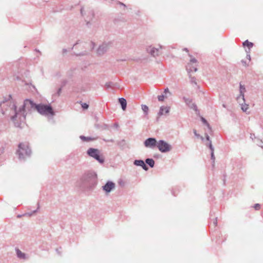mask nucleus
<instances>
[{
	"label": "nucleus",
	"mask_w": 263,
	"mask_h": 263,
	"mask_svg": "<svg viewBox=\"0 0 263 263\" xmlns=\"http://www.w3.org/2000/svg\"><path fill=\"white\" fill-rule=\"evenodd\" d=\"M205 139H206V140L208 141H211V140H210V136L208 135V134L205 133Z\"/></svg>",
	"instance_id": "obj_37"
},
{
	"label": "nucleus",
	"mask_w": 263,
	"mask_h": 263,
	"mask_svg": "<svg viewBox=\"0 0 263 263\" xmlns=\"http://www.w3.org/2000/svg\"><path fill=\"white\" fill-rule=\"evenodd\" d=\"M112 126H113L114 127H115L116 129H117V130L118 129V128H119V124H118L117 122L115 123L112 125Z\"/></svg>",
	"instance_id": "obj_35"
},
{
	"label": "nucleus",
	"mask_w": 263,
	"mask_h": 263,
	"mask_svg": "<svg viewBox=\"0 0 263 263\" xmlns=\"http://www.w3.org/2000/svg\"><path fill=\"white\" fill-rule=\"evenodd\" d=\"M133 164L138 166H141L144 171H147L148 170V167L145 164L144 161L141 159L135 160Z\"/></svg>",
	"instance_id": "obj_10"
},
{
	"label": "nucleus",
	"mask_w": 263,
	"mask_h": 263,
	"mask_svg": "<svg viewBox=\"0 0 263 263\" xmlns=\"http://www.w3.org/2000/svg\"><path fill=\"white\" fill-rule=\"evenodd\" d=\"M250 138L253 140L254 139L255 140V139H256V137H255L254 134H251Z\"/></svg>",
	"instance_id": "obj_38"
},
{
	"label": "nucleus",
	"mask_w": 263,
	"mask_h": 263,
	"mask_svg": "<svg viewBox=\"0 0 263 263\" xmlns=\"http://www.w3.org/2000/svg\"><path fill=\"white\" fill-rule=\"evenodd\" d=\"M159 48H161V49L163 48V46L161 45H159Z\"/></svg>",
	"instance_id": "obj_55"
},
{
	"label": "nucleus",
	"mask_w": 263,
	"mask_h": 263,
	"mask_svg": "<svg viewBox=\"0 0 263 263\" xmlns=\"http://www.w3.org/2000/svg\"><path fill=\"white\" fill-rule=\"evenodd\" d=\"M241 62L242 63V64L245 66H247L248 65V64H247L246 63V61H244V60H242L241 61Z\"/></svg>",
	"instance_id": "obj_42"
},
{
	"label": "nucleus",
	"mask_w": 263,
	"mask_h": 263,
	"mask_svg": "<svg viewBox=\"0 0 263 263\" xmlns=\"http://www.w3.org/2000/svg\"><path fill=\"white\" fill-rule=\"evenodd\" d=\"M39 209V204H38V206H37V210L33 211L32 212V213H36V212H37V210Z\"/></svg>",
	"instance_id": "obj_51"
},
{
	"label": "nucleus",
	"mask_w": 263,
	"mask_h": 263,
	"mask_svg": "<svg viewBox=\"0 0 263 263\" xmlns=\"http://www.w3.org/2000/svg\"><path fill=\"white\" fill-rule=\"evenodd\" d=\"M15 251L16 253L17 257L20 259H26V254L23 253L21 250L18 249H16Z\"/></svg>",
	"instance_id": "obj_15"
},
{
	"label": "nucleus",
	"mask_w": 263,
	"mask_h": 263,
	"mask_svg": "<svg viewBox=\"0 0 263 263\" xmlns=\"http://www.w3.org/2000/svg\"><path fill=\"white\" fill-rule=\"evenodd\" d=\"M92 45H93V47H92V48H93V47H94V46H95V44H94L93 43H92Z\"/></svg>",
	"instance_id": "obj_60"
},
{
	"label": "nucleus",
	"mask_w": 263,
	"mask_h": 263,
	"mask_svg": "<svg viewBox=\"0 0 263 263\" xmlns=\"http://www.w3.org/2000/svg\"><path fill=\"white\" fill-rule=\"evenodd\" d=\"M253 207L255 210H259L260 208V204L259 203H255Z\"/></svg>",
	"instance_id": "obj_30"
},
{
	"label": "nucleus",
	"mask_w": 263,
	"mask_h": 263,
	"mask_svg": "<svg viewBox=\"0 0 263 263\" xmlns=\"http://www.w3.org/2000/svg\"><path fill=\"white\" fill-rule=\"evenodd\" d=\"M183 100H184V102L188 106H189L192 103L193 100L191 99L187 98L185 97H183Z\"/></svg>",
	"instance_id": "obj_22"
},
{
	"label": "nucleus",
	"mask_w": 263,
	"mask_h": 263,
	"mask_svg": "<svg viewBox=\"0 0 263 263\" xmlns=\"http://www.w3.org/2000/svg\"><path fill=\"white\" fill-rule=\"evenodd\" d=\"M83 11H84V9H83V8H82L81 9V15H84V14H83Z\"/></svg>",
	"instance_id": "obj_49"
},
{
	"label": "nucleus",
	"mask_w": 263,
	"mask_h": 263,
	"mask_svg": "<svg viewBox=\"0 0 263 263\" xmlns=\"http://www.w3.org/2000/svg\"><path fill=\"white\" fill-rule=\"evenodd\" d=\"M254 44L252 42H249L248 40L245 41L242 43V46L244 47H248V48L250 50L251 48L253 47Z\"/></svg>",
	"instance_id": "obj_17"
},
{
	"label": "nucleus",
	"mask_w": 263,
	"mask_h": 263,
	"mask_svg": "<svg viewBox=\"0 0 263 263\" xmlns=\"http://www.w3.org/2000/svg\"><path fill=\"white\" fill-rule=\"evenodd\" d=\"M222 107H224V108H226V107H227V106H226V104H222Z\"/></svg>",
	"instance_id": "obj_56"
},
{
	"label": "nucleus",
	"mask_w": 263,
	"mask_h": 263,
	"mask_svg": "<svg viewBox=\"0 0 263 263\" xmlns=\"http://www.w3.org/2000/svg\"><path fill=\"white\" fill-rule=\"evenodd\" d=\"M78 44V43H76L75 44H74L73 46L71 48V49H72L74 47V46H75Z\"/></svg>",
	"instance_id": "obj_57"
},
{
	"label": "nucleus",
	"mask_w": 263,
	"mask_h": 263,
	"mask_svg": "<svg viewBox=\"0 0 263 263\" xmlns=\"http://www.w3.org/2000/svg\"><path fill=\"white\" fill-rule=\"evenodd\" d=\"M189 55L190 57H191V58L190 59V62L193 63H196L197 62V60L195 58H192V55L190 54H189Z\"/></svg>",
	"instance_id": "obj_29"
},
{
	"label": "nucleus",
	"mask_w": 263,
	"mask_h": 263,
	"mask_svg": "<svg viewBox=\"0 0 263 263\" xmlns=\"http://www.w3.org/2000/svg\"><path fill=\"white\" fill-rule=\"evenodd\" d=\"M164 93L165 94H166L167 93H170V91H169V89H168V88L167 87V88H166L164 89Z\"/></svg>",
	"instance_id": "obj_41"
},
{
	"label": "nucleus",
	"mask_w": 263,
	"mask_h": 263,
	"mask_svg": "<svg viewBox=\"0 0 263 263\" xmlns=\"http://www.w3.org/2000/svg\"><path fill=\"white\" fill-rule=\"evenodd\" d=\"M61 88H59L58 91V95H60V93L61 92Z\"/></svg>",
	"instance_id": "obj_50"
},
{
	"label": "nucleus",
	"mask_w": 263,
	"mask_h": 263,
	"mask_svg": "<svg viewBox=\"0 0 263 263\" xmlns=\"http://www.w3.org/2000/svg\"><path fill=\"white\" fill-rule=\"evenodd\" d=\"M118 102L120 103L122 110H125L127 107V101L124 98H120L118 99Z\"/></svg>",
	"instance_id": "obj_14"
},
{
	"label": "nucleus",
	"mask_w": 263,
	"mask_h": 263,
	"mask_svg": "<svg viewBox=\"0 0 263 263\" xmlns=\"http://www.w3.org/2000/svg\"><path fill=\"white\" fill-rule=\"evenodd\" d=\"M141 109L143 110L144 115L146 116L148 115L149 109L148 107L146 105L142 104Z\"/></svg>",
	"instance_id": "obj_19"
},
{
	"label": "nucleus",
	"mask_w": 263,
	"mask_h": 263,
	"mask_svg": "<svg viewBox=\"0 0 263 263\" xmlns=\"http://www.w3.org/2000/svg\"><path fill=\"white\" fill-rule=\"evenodd\" d=\"M200 119H201V122L203 123V124L204 125H205V126H207V127L210 129L211 130V126H210V125L209 124V123H208V122L207 121V120L203 117H201L200 118Z\"/></svg>",
	"instance_id": "obj_20"
},
{
	"label": "nucleus",
	"mask_w": 263,
	"mask_h": 263,
	"mask_svg": "<svg viewBox=\"0 0 263 263\" xmlns=\"http://www.w3.org/2000/svg\"><path fill=\"white\" fill-rule=\"evenodd\" d=\"M193 70H192V69H190V70H191V71L193 70L194 71L196 72V71H197V70H198V69H197V67H193Z\"/></svg>",
	"instance_id": "obj_44"
},
{
	"label": "nucleus",
	"mask_w": 263,
	"mask_h": 263,
	"mask_svg": "<svg viewBox=\"0 0 263 263\" xmlns=\"http://www.w3.org/2000/svg\"><path fill=\"white\" fill-rule=\"evenodd\" d=\"M157 147L161 153H167L171 151V145L163 140H160L158 141Z\"/></svg>",
	"instance_id": "obj_6"
},
{
	"label": "nucleus",
	"mask_w": 263,
	"mask_h": 263,
	"mask_svg": "<svg viewBox=\"0 0 263 263\" xmlns=\"http://www.w3.org/2000/svg\"><path fill=\"white\" fill-rule=\"evenodd\" d=\"M102 188L106 194H108L115 188V183L111 181H107Z\"/></svg>",
	"instance_id": "obj_8"
},
{
	"label": "nucleus",
	"mask_w": 263,
	"mask_h": 263,
	"mask_svg": "<svg viewBox=\"0 0 263 263\" xmlns=\"http://www.w3.org/2000/svg\"><path fill=\"white\" fill-rule=\"evenodd\" d=\"M210 149L211 150V153H214V148L213 145H210V147H209Z\"/></svg>",
	"instance_id": "obj_40"
},
{
	"label": "nucleus",
	"mask_w": 263,
	"mask_h": 263,
	"mask_svg": "<svg viewBox=\"0 0 263 263\" xmlns=\"http://www.w3.org/2000/svg\"><path fill=\"white\" fill-rule=\"evenodd\" d=\"M147 164L151 168H153L155 165V161L152 158H147L144 162Z\"/></svg>",
	"instance_id": "obj_16"
},
{
	"label": "nucleus",
	"mask_w": 263,
	"mask_h": 263,
	"mask_svg": "<svg viewBox=\"0 0 263 263\" xmlns=\"http://www.w3.org/2000/svg\"><path fill=\"white\" fill-rule=\"evenodd\" d=\"M172 194L174 195V196H175V195L174 194V192H172Z\"/></svg>",
	"instance_id": "obj_62"
},
{
	"label": "nucleus",
	"mask_w": 263,
	"mask_h": 263,
	"mask_svg": "<svg viewBox=\"0 0 263 263\" xmlns=\"http://www.w3.org/2000/svg\"><path fill=\"white\" fill-rule=\"evenodd\" d=\"M166 97L164 95V94H162L161 95H159L158 96V100L160 102H162V101H163L164 99L166 98Z\"/></svg>",
	"instance_id": "obj_27"
},
{
	"label": "nucleus",
	"mask_w": 263,
	"mask_h": 263,
	"mask_svg": "<svg viewBox=\"0 0 263 263\" xmlns=\"http://www.w3.org/2000/svg\"><path fill=\"white\" fill-rule=\"evenodd\" d=\"M217 242L218 243H220V241L219 240H217Z\"/></svg>",
	"instance_id": "obj_58"
},
{
	"label": "nucleus",
	"mask_w": 263,
	"mask_h": 263,
	"mask_svg": "<svg viewBox=\"0 0 263 263\" xmlns=\"http://www.w3.org/2000/svg\"><path fill=\"white\" fill-rule=\"evenodd\" d=\"M193 133L197 138H200L202 141L204 140V138L202 136H201L199 134L197 133V130L195 129H193Z\"/></svg>",
	"instance_id": "obj_26"
},
{
	"label": "nucleus",
	"mask_w": 263,
	"mask_h": 263,
	"mask_svg": "<svg viewBox=\"0 0 263 263\" xmlns=\"http://www.w3.org/2000/svg\"><path fill=\"white\" fill-rule=\"evenodd\" d=\"M146 50L147 52L154 57H156L159 55V50L158 48L151 47V46H150L146 49Z\"/></svg>",
	"instance_id": "obj_12"
},
{
	"label": "nucleus",
	"mask_w": 263,
	"mask_h": 263,
	"mask_svg": "<svg viewBox=\"0 0 263 263\" xmlns=\"http://www.w3.org/2000/svg\"><path fill=\"white\" fill-rule=\"evenodd\" d=\"M119 184L120 185H122L124 184V183L123 182L122 180H120V181H119L118 182Z\"/></svg>",
	"instance_id": "obj_46"
},
{
	"label": "nucleus",
	"mask_w": 263,
	"mask_h": 263,
	"mask_svg": "<svg viewBox=\"0 0 263 263\" xmlns=\"http://www.w3.org/2000/svg\"><path fill=\"white\" fill-rule=\"evenodd\" d=\"M246 51L247 52V54H250V50H249V49H248V50H246Z\"/></svg>",
	"instance_id": "obj_54"
},
{
	"label": "nucleus",
	"mask_w": 263,
	"mask_h": 263,
	"mask_svg": "<svg viewBox=\"0 0 263 263\" xmlns=\"http://www.w3.org/2000/svg\"><path fill=\"white\" fill-rule=\"evenodd\" d=\"M117 4H118L120 6H123L124 8L126 7V6L125 5V4H124V3H123L121 2L117 1Z\"/></svg>",
	"instance_id": "obj_34"
},
{
	"label": "nucleus",
	"mask_w": 263,
	"mask_h": 263,
	"mask_svg": "<svg viewBox=\"0 0 263 263\" xmlns=\"http://www.w3.org/2000/svg\"><path fill=\"white\" fill-rule=\"evenodd\" d=\"M213 214H214L213 211H211L210 213V218H211L212 216H213Z\"/></svg>",
	"instance_id": "obj_52"
},
{
	"label": "nucleus",
	"mask_w": 263,
	"mask_h": 263,
	"mask_svg": "<svg viewBox=\"0 0 263 263\" xmlns=\"http://www.w3.org/2000/svg\"><path fill=\"white\" fill-rule=\"evenodd\" d=\"M247 59H248L249 61L251 60V55L250 54H247Z\"/></svg>",
	"instance_id": "obj_43"
},
{
	"label": "nucleus",
	"mask_w": 263,
	"mask_h": 263,
	"mask_svg": "<svg viewBox=\"0 0 263 263\" xmlns=\"http://www.w3.org/2000/svg\"><path fill=\"white\" fill-rule=\"evenodd\" d=\"M183 50L184 51H186V52H189V50H188V49H187V48H183Z\"/></svg>",
	"instance_id": "obj_53"
},
{
	"label": "nucleus",
	"mask_w": 263,
	"mask_h": 263,
	"mask_svg": "<svg viewBox=\"0 0 263 263\" xmlns=\"http://www.w3.org/2000/svg\"><path fill=\"white\" fill-rule=\"evenodd\" d=\"M205 145L209 148L210 147V145H213L211 141H209V142L206 143Z\"/></svg>",
	"instance_id": "obj_39"
},
{
	"label": "nucleus",
	"mask_w": 263,
	"mask_h": 263,
	"mask_svg": "<svg viewBox=\"0 0 263 263\" xmlns=\"http://www.w3.org/2000/svg\"><path fill=\"white\" fill-rule=\"evenodd\" d=\"M104 162V158L102 155L100 154V163L102 164Z\"/></svg>",
	"instance_id": "obj_32"
},
{
	"label": "nucleus",
	"mask_w": 263,
	"mask_h": 263,
	"mask_svg": "<svg viewBox=\"0 0 263 263\" xmlns=\"http://www.w3.org/2000/svg\"><path fill=\"white\" fill-rule=\"evenodd\" d=\"M254 142H255L259 146L263 148V145H261L263 143L262 140H260L259 138H256L254 141Z\"/></svg>",
	"instance_id": "obj_24"
},
{
	"label": "nucleus",
	"mask_w": 263,
	"mask_h": 263,
	"mask_svg": "<svg viewBox=\"0 0 263 263\" xmlns=\"http://www.w3.org/2000/svg\"><path fill=\"white\" fill-rule=\"evenodd\" d=\"M62 52H63V54H65V53H66L67 52V50L66 49H63V50H62Z\"/></svg>",
	"instance_id": "obj_48"
},
{
	"label": "nucleus",
	"mask_w": 263,
	"mask_h": 263,
	"mask_svg": "<svg viewBox=\"0 0 263 263\" xmlns=\"http://www.w3.org/2000/svg\"><path fill=\"white\" fill-rule=\"evenodd\" d=\"M143 144L145 147L153 149L157 147L158 141L155 138L149 137L144 140Z\"/></svg>",
	"instance_id": "obj_7"
},
{
	"label": "nucleus",
	"mask_w": 263,
	"mask_h": 263,
	"mask_svg": "<svg viewBox=\"0 0 263 263\" xmlns=\"http://www.w3.org/2000/svg\"><path fill=\"white\" fill-rule=\"evenodd\" d=\"M217 217L213 218V226L214 228L216 227L217 224Z\"/></svg>",
	"instance_id": "obj_33"
},
{
	"label": "nucleus",
	"mask_w": 263,
	"mask_h": 263,
	"mask_svg": "<svg viewBox=\"0 0 263 263\" xmlns=\"http://www.w3.org/2000/svg\"><path fill=\"white\" fill-rule=\"evenodd\" d=\"M104 141L105 142H108V141H110V142H114V140L113 139H110V140H106L105 139H103Z\"/></svg>",
	"instance_id": "obj_45"
},
{
	"label": "nucleus",
	"mask_w": 263,
	"mask_h": 263,
	"mask_svg": "<svg viewBox=\"0 0 263 263\" xmlns=\"http://www.w3.org/2000/svg\"><path fill=\"white\" fill-rule=\"evenodd\" d=\"M191 109H193L196 112V114H199V110H198L197 106L195 103H192L189 106Z\"/></svg>",
	"instance_id": "obj_21"
},
{
	"label": "nucleus",
	"mask_w": 263,
	"mask_h": 263,
	"mask_svg": "<svg viewBox=\"0 0 263 263\" xmlns=\"http://www.w3.org/2000/svg\"><path fill=\"white\" fill-rule=\"evenodd\" d=\"M117 144L121 147L124 148L125 146L126 143L124 140H122L121 141L117 142Z\"/></svg>",
	"instance_id": "obj_23"
},
{
	"label": "nucleus",
	"mask_w": 263,
	"mask_h": 263,
	"mask_svg": "<svg viewBox=\"0 0 263 263\" xmlns=\"http://www.w3.org/2000/svg\"><path fill=\"white\" fill-rule=\"evenodd\" d=\"M239 95L236 98V100L239 104L241 106L242 110L246 112L248 109V104L246 103V100L245 99V92L246 91V89L244 85H242L241 83H239Z\"/></svg>",
	"instance_id": "obj_3"
},
{
	"label": "nucleus",
	"mask_w": 263,
	"mask_h": 263,
	"mask_svg": "<svg viewBox=\"0 0 263 263\" xmlns=\"http://www.w3.org/2000/svg\"><path fill=\"white\" fill-rule=\"evenodd\" d=\"M37 105L32 100L26 99L22 107L17 110L16 105L13 104V108L15 114L11 116V119L15 126L21 127L22 123L25 121L27 114L32 110H36Z\"/></svg>",
	"instance_id": "obj_1"
},
{
	"label": "nucleus",
	"mask_w": 263,
	"mask_h": 263,
	"mask_svg": "<svg viewBox=\"0 0 263 263\" xmlns=\"http://www.w3.org/2000/svg\"><path fill=\"white\" fill-rule=\"evenodd\" d=\"M79 186L85 191H92L98 184V174L96 171H86L80 178L78 182Z\"/></svg>",
	"instance_id": "obj_2"
},
{
	"label": "nucleus",
	"mask_w": 263,
	"mask_h": 263,
	"mask_svg": "<svg viewBox=\"0 0 263 263\" xmlns=\"http://www.w3.org/2000/svg\"><path fill=\"white\" fill-rule=\"evenodd\" d=\"M226 174H224L223 175V183L225 184V181H226Z\"/></svg>",
	"instance_id": "obj_47"
},
{
	"label": "nucleus",
	"mask_w": 263,
	"mask_h": 263,
	"mask_svg": "<svg viewBox=\"0 0 263 263\" xmlns=\"http://www.w3.org/2000/svg\"><path fill=\"white\" fill-rule=\"evenodd\" d=\"M80 138L83 141H86V142L92 141V140H93L95 139V138H92L91 137H85L84 136H80Z\"/></svg>",
	"instance_id": "obj_18"
},
{
	"label": "nucleus",
	"mask_w": 263,
	"mask_h": 263,
	"mask_svg": "<svg viewBox=\"0 0 263 263\" xmlns=\"http://www.w3.org/2000/svg\"><path fill=\"white\" fill-rule=\"evenodd\" d=\"M32 213H28V214L29 216H31V215H32Z\"/></svg>",
	"instance_id": "obj_59"
},
{
	"label": "nucleus",
	"mask_w": 263,
	"mask_h": 263,
	"mask_svg": "<svg viewBox=\"0 0 263 263\" xmlns=\"http://www.w3.org/2000/svg\"><path fill=\"white\" fill-rule=\"evenodd\" d=\"M111 44L112 43L111 42H104L101 45H100V55L106 52Z\"/></svg>",
	"instance_id": "obj_11"
},
{
	"label": "nucleus",
	"mask_w": 263,
	"mask_h": 263,
	"mask_svg": "<svg viewBox=\"0 0 263 263\" xmlns=\"http://www.w3.org/2000/svg\"><path fill=\"white\" fill-rule=\"evenodd\" d=\"M36 110L45 116H53L54 115L53 109L50 105L39 104L37 105Z\"/></svg>",
	"instance_id": "obj_5"
},
{
	"label": "nucleus",
	"mask_w": 263,
	"mask_h": 263,
	"mask_svg": "<svg viewBox=\"0 0 263 263\" xmlns=\"http://www.w3.org/2000/svg\"><path fill=\"white\" fill-rule=\"evenodd\" d=\"M170 110V107L162 106L160 107L159 111L158 113L159 116H161L164 115V111L165 114H168Z\"/></svg>",
	"instance_id": "obj_13"
},
{
	"label": "nucleus",
	"mask_w": 263,
	"mask_h": 263,
	"mask_svg": "<svg viewBox=\"0 0 263 263\" xmlns=\"http://www.w3.org/2000/svg\"><path fill=\"white\" fill-rule=\"evenodd\" d=\"M81 106L84 109H87L88 108V105L85 103H81Z\"/></svg>",
	"instance_id": "obj_31"
},
{
	"label": "nucleus",
	"mask_w": 263,
	"mask_h": 263,
	"mask_svg": "<svg viewBox=\"0 0 263 263\" xmlns=\"http://www.w3.org/2000/svg\"><path fill=\"white\" fill-rule=\"evenodd\" d=\"M87 154L97 161H99V150L93 148H89L87 151Z\"/></svg>",
	"instance_id": "obj_9"
},
{
	"label": "nucleus",
	"mask_w": 263,
	"mask_h": 263,
	"mask_svg": "<svg viewBox=\"0 0 263 263\" xmlns=\"http://www.w3.org/2000/svg\"><path fill=\"white\" fill-rule=\"evenodd\" d=\"M191 83L197 85V82L196 81V78H195L193 77V78H192V79H191Z\"/></svg>",
	"instance_id": "obj_36"
},
{
	"label": "nucleus",
	"mask_w": 263,
	"mask_h": 263,
	"mask_svg": "<svg viewBox=\"0 0 263 263\" xmlns=\"http://www.w3.org/2000/svg\"><path fill=\"white\" fill-rule=\"evenodd\" d=\"M114 83L113 82H107L105 85V87H106V88L107 89H108V88H112L114 86Z\"/></svg>",
	"instance_id": "obj_25"
},
{
	"label": "nucleus",
	"mask_w": 263,
	"mask_h": 263,
	"mask_svg": "<svg viewBox=\"0 0 263 263\" xmlns=\"http://www.w3.org/2000/svg\"><path fill=\"white\" fill-rule=\"evenodd\" d=\"M104 126H105V128H106L107 127V125H104Z\"/></svg>",
	"instance_id": "obj_61"
},
{
	"label": "nucleus",
	"mask_w": 263,
	"mask_h": 263,
	"mask_svg": "<svg viewBox=\"0 0 263 263\" xmlns=\"http://www.w3.org/2000/svg\"><path fill=\"white\" fill-rule=\"evenodd\" d=\"M20 159H23L26 156H30L31 151L29 147L28 143H21L18 145V149L17 151Z\"/></svg>",
	"instance_id": "obj_4"
},
{
	"label": "nucleus",
	"mask_w": 263,
	"mask_h": 263,
	"mask_svg": "<svg viewBox=\"0 0 263 263\" xmlns=\"http://www.w3.org/2000/svg\"><path fill=\"white\" fill-rule=\"evenodd\" d=\"M211 159L213 161V166H214V165L215 160V157L214 153H213V152L211 153Z\"/></svg>",
	"instance_id": "obj_28"
}]
</instances>
